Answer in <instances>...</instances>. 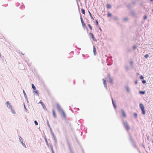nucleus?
<instances>
[{
  "label": "nucleus",
  "mask_w": 153,
  "mask_h": 153,
  "mask_svg": "<svg viewBox=\"0 0 153 153\" xmlns=\"http://www.w3.org/2000/svg\"><path fill=\"white\" fill-rule=\"evenodd\" d=\"M19 139L22 144V145L25 147V148H26V145H25V143H23L22 142V137H21L20 136H19Z\"/></svg>",
  "instance_id": "nucleus-7"
},
{
  "label": "nucleus",
  "mask_w": 153,
  "mask_h": 153,
  "mask_svg": "<svg viewBox=\"0 0 153 153\" xmlns=\"http://www.w3.org/2000/svg\"><path fill=\"white\" fill-rule=\"evenodd\" d=\"M152 11H153V9H152Z\"/></svg>",
  "instance_id": "nucleus-63"
},
{
  "label": "nucleus",
  "mask_w": 153,
  "mask_h": 153,
  "mask_svg": "<svg viewBox=\"0 0 153 153\" xmlns=\"http://www.w3.org/2000/svg\"><path fill=\"white\" fill-rule=\"evenodd\" d=\"M21 53L22 54V55H24L23 54H22V53Z\"/></svg>",
  "instance_id": "nucleus-61"
},
{
  "label": "nucleus",
  "mask_w": 153,
  "mask_h": 153,
  "mask_svg": "<svg viewBox=\"0 0 153 153\" xmlns=\"http://www.w3.org/2000/svg\"><path fill=\"white\" fill-rule=\"evenodd\" d=\"M140 79H142L144 78V77L143 76H142L141 75L140 76Z\"/></svg>",
  "instance_id": "nucleus-38"
},
{
  "label": "nucleus",
  "mask_w": 153,
  "mask_h": 153,
  "mask_svg": "<svg viewBox=\"0 0 153 153\" xmlns=\"http://www.w3.org/2000/svg\"><path fill=\"white\" fill-rule=\"evenodd\" d=\"M108 76L109 79V78H111V76H110V74H108Z\"/></svg>",
  "instance_id": "nucleus-45"
},
{
  "label": "nucleus",
  "mask_w": 153,
  "mask_h": 153,
  "mask_svg": "<svg viewBox=\"0 0 153 153\" xmlns=\"http://www.w3.org/2000/svg\"><path fill=\"white\" fill-rule=\"evenodd\" d=\"M132 145H133V146H134V143H132Z\"/></svg>",
  "instance_id": "nucleus-59"
},
{
  "label": "nucleus",
  "mask_w": 153,
  "mask_h": 153,
  "mask_svg": "<svg viewBox=\"0 0 153 153\" xmlns=\"http://www.w3.org/2000/svg\"><path fill=\"white\" fill-rule=\"evenodd\" d=\"M102 80L103 81V83L104 85V87L106 89L107 88V85L106 83L105 82L106 81L105 80H104L103 79H102Z\"/></svg>",
  "instance_id": "nucleus-10"
},
{
  "label": "nucleus",
  "mask_w": 153,
  "mask_h": 153,
  "mask_svg": "<svg viewBox=\"0 0 153 153\" xmlns=\"http://www.w3.org/2000/svg\"><path fill=\"white\" fill-rule=\"evenodd\" d=\"M11 109L12 113L13 114H15L16 113V112L14 110H13L12 108H11Z\"/></svg>",
  "instance_id": "nucleus-29"
},
{
  "label": "nucleus",
  "mask_w": 153,
  "mask_h": 153,
  "mask_svg": "<svg viewBox=\"0 0 153 153\" xmlns=\"http://www.w3.org/2000/svg\"><path fill=\"white\" fill-rule=\"evenodd\" d=\"M32 88L34 90H36V87L33 84H32Z\"/></svg>",
  "instance_id": "nucleus-20"
},
{
  "label": "nucleus",
  "mask_w": 153,
  "mask_h": 153,
  "mask_svg": "<svg viewBox=\"0 0 153 153\" xmlns=\"http://www.w3.org/2000/svg\"><path fill=\"white\" fill-rule=\"evenodd\" d=\"M52 153H54V151H52Z\"/></svg>",
  "instance_id": "nucleus-55"
},
{
  "label": "nucleus",
  "mask_w": 153,
  "mask_h": 153,
  "mask_svg": "<svg viewBox=\"0 0 153 153\" xmlns=\"http://www.w3.org/2000/svg\"><path fill=\"white\" fill-rule=\"evenodd\" d=\"M113 19L116 20H118L119 19V18L118 16H114Z\"/></svg>",
  "instance_id": "nucleus-18"
},
{
  "label": "nucleus",
  "mask_w": 153,
  "mask_h": 153,
  "mask_svg": "<svg viewBox=\"0 0 153 153\" xmlns=\"http://www.w3.org/2000/svg\"><path fill=\"white\" fill-rule=\"evenodd\" d=\"M33 92H35V93L38 96H39V93L38 92V91H33Z\"/></svg>",
  "instance_id": "nucleus-27"
},
{
  "label": "nucleus",
  "mask_w": 153,
  "mask_h": 153,
  "mask_svg": "<svg viewBox=\"0 0 153 153\" xmlns=\"http://www.w3.org/2000/svg\"><path fill=\"white\" fill-rule=\"evenodd\" d=\"M70 152H71L70 153H73V152L71 150H70Z\"/></svg>",
  "instance_id": "nucleus-54"
},
{
  "label": "nucleus",
  "mask_w": 153,
  "mask_h": 153,
  "mask_svg": "<svg viewBox=\"0 0 153 153\" xmlns=\"http://www.w3.org/2000/svg\"><path fill=\"white\" fill-rule=\"evenodd\" d=\"M50 128V130L51 132V131H52V129L51 127H50V128Z\"/></svg>",
  "instance_id": "nucleus-50"
},
{
  "label": "nucleus",
  "mask_w": 153,
  "mask_h": 153,
  "mask_svg": "<svg viewBox=\"0 0 153 153\" xmlns=\"http://www.w3.org/2000/svg\"><path fill=\"white\" fill-rule=\"evenodd\" d=\"M80 20L81 21L82 24V26L83 27H84L85 26V23H84L83 20V19L81 16V17H80Z\"/></svg>",
  "instance_id": "nucleus-11"
},
{
  "label": "nucleus",
  "mask_w": 153,
  "mask_h": 153,
  "mask_svg": "<svg viewBox=\"0 0 153 153\" xmlns=\"http://www.w3.org/2000/svg\"><path fill=\"white\" fill-rule=\"evenodd\" d=\"M135 82L136 84H137V81H135Z\"/></svg>",
  "instance_id": "nucleus-49"
},
{
  "label": "nucleus",
  "mask_w": 153,
  "mask_h": 153,
  "mask_svg": "<svg viewBox=\"0 0 153 153\" xmlns=\"http://www.w3.org/2000/svg\"><path fill=\"white\" fill-rule=\"evenodd\" d=\"M137 116V115L136 113H134V117H136Z\"/></svg>",
  "instance_id": "nucleus-44"
},
{
  "label": "nucleus",
  "mask_w": 153,
  "mask_h": 153,
  "mask_svg": "<svg viewBox=\"0 0 153 153\" xmlns=\"http://www.w3.org/2000/svg\"><path fill=\"white\" fill-rule=\"evenodd\" d=\"M94 38H94V37H92V38L93 39V40L94 41H96V39H95Z\"/></svg>",
  "instance_id": "nucleus-42"
},
{
  "label": "nucleus",
  "mask_w": 153,
  "mask_h": 153,
  "mask_svg": "<svg viewBox=\"0 0 153 153\" xmlns=\"http://www.w3.org/2000/svg\"><path fill=\"white\" fill-rule=\"evenodd\" d=\"M132 48H133V49H134V45H133L132 46Z\"/></svg>",
  "instance_id": "nucleus-57"
},
{
  "label": "nucleus",
  "mask_w": 153,
  "mask_h": 153,
  "mask_svg": "<svg viewBox=\"0 0 153 153\" xmlns=\"http://www.w3.org/2000/svg\"><path fill=\"white\" fill-rule=\"evenodd\" d=\"M125 88H126V91L128 92H130V90H129V88H128V86H126V87H125Z\"/></svg>",
  "instance_id": "nucleus-19"
},
{
  "label": "nucleus",
  "mask_w": 153,
  "mask_h": 153,
  "mask_svg": "<svg viewBox=\"0 0 153 153\" xmlns=\"http://www.w3.org/2000/svg\"><path fill=\"white\" fill-rule=\"evenodd\" d=\"M123 123L125 128L127 131H128L130 129V127L127 122L126 121H123Z\"/></svg>",
  "instance_id": "nucleus-1"
},
{
  "label": "nucleus",
  "mask_w": 153,
  "mask_h": 153,
  "mask_svg": "<svg viewBox=\"0 0 153 153\" xmlns=\"http://www.w3.org/2000/svg\"><path fill=\"white\" fill-rule=\"evenodd\" d=\"M99 30H100L101 31H102V30H101V28H100H100H99Z\"/></svg>",
  "instance_id": "nucleus-51"
},
{
  "label": "nucleus",
  "mask_w": 153,
  "mask_h": 153,
  "mask_svg": "<svg viewBox=\"0 0 153 153\" xmlns=\"http://www.w3.org/2000/svg\"><path fill=\"white\" fill-rule=\"evenodd\" d=\"M129 137H130V139L131 140V142H132V138H131V137L130 136H129Z\"/></svg>",
  "instance_id": "nucleus-46"
},
{
  "label": "nucleus",
  "mask_w": 153,
  "mask_h": 153,
  "mask_svg": "<svg viewBox=\"0 0 153 153\" xmlns=\"http://www.w3.org/2000/svg\"><path fill=\"white\" fill-rule=\"evenodd\" d=\"M61 113H62V115L63 117L64 118H65L66 117V115L65 114L64 112V111H62L61 112Z\"/></svg>",
  "instance_id": "nucleus-15"
},
{
  "label": "nucleus",
  "mask_w": 153,
  "mask_h": 153,
  "mask_svg": "<svg viewBox=\"0 0 153 153\" xmlns=\"http://www.w3.org/2000/svg\"><path fill=\"white\" fill-rule=\"evenodd\" d=\"M152 136H153V134H152Z\"/></svg>",
  "instance_id": "nucleus-62"
},
{
  "label": "nucleus",
  "mask_w": 153,
  "mask_h": 153,
  "mask_svg": "<svg viewBox=\"0 0 153 153\" xmlns=\"http://www.w3.org/2000/svg\"><path fill=\"white\" fill-rule=\"evenodd\" d=\"M24 106L25 109V110H26V107H25V103H24Z\"/></svg>",
  "instance_id": "nucleus-47"
},
{
  "label": "nucleus",
  "mask_w": 153,
  "mask_h": 153,
  "mask_svg": "<svg viewBox=\"0 0 153 153\" xmlns=\"http://www.w3.org/2000/svg\"><path fill=\"white\" fill-rule=\"evenodd\" d=\"M51 133L52 136L53 137L55 136L52 131H51Z\"/></svg>",
  "instance_id": "nucleus-33"
},
{
  "label": "nucleus",
  "mask_w": 153,
  "mask_h": 153,
  "mask_svg": "<svg viewBox=\"0 0 153 153\" xmlns=\"http://www.w3.org/2000/svg\"><path fill=\"white\" fill-rule=\"evenodd\" d=\"M147 18V17L146 15H145L144 16V19H146Z\"/></svg>",
  "instance_id": "nucleus-41"
},
{
  "label": "nucleus",
  "mask_w": 153,
  "mask_h": 153,
  "mask_svg": "<svg viewBox=\"0 0 153 153\" xmlns=\"http://www.w3.org/2000/svg\"><path fill=\"white\" fill-rule=\"evenodd\" d=\"M56 105L57 106V109L59 112H61L63 111L58 103H57L56 104Z\"/></svg>",
  "instance_id": "nucleus-3"
},
{
  "label": "nucleus",
  "mask_w": 153,
  "mask_h": 153,
  "mask_svg": "<svg viewBox=\"0 0 153 153\" xmlns=\"http://www.w3.org/2000/svg\"><path fill=\"white\" fill-rule=\"evenodd\" d=\"M96 23V25H98V22L97 20H96L95 21Z\"/></svg>",
  "instance_id": "nucleus-43"
},
{
  "label": "nucleus",
  "mask_w": 153,
  "mask_h": 153,
  "mask_svg": "<svg viewBox=\"0 0 153 153\" xmlns=\"http://www.w3.org/2000/svg\"><path fill=\"white\" fill-rule=\"evenodd\" d=\"M151 1H153V0H150Z\"/></svg>",
  "instance_id": "nucleus-58"
},
{
  "label": "nucleus",
  "mask_w": 153,
  "mask_h": 153,
  "mask_svg": "<svg viewBox=\"0 0 153 153\" xmlns=\"http://www.w3.org/2000/svg\"><path fill=\"white\" fill-rule=\"evenodd\" d=\"M39 103H40L41 104V105H42L43 108H46L44 104L41 100L40 101Z\"/></svg>",
  "instance_id": "nucleus-14"
},
{
  "label": "nucleus",
  "mask_w": 153,
  "mask_h": 153,
  "mask_svg": "<svg viewBox=\"0 0 153 153\" xmlns=\"http://www.w3.org/2000/svg\"><path fill=\"white\" fill-rule=\"evenodd\" d=\"M145 91H139V93L140 94H145Z\"/></svg>",
  "instance_id": "nucleus-23"
},
{
  "label": "nucleus",
  "mask_w": 153,
  "mask_h": 153,
  "mask_svg": "<svg viewBox=\"0 0 153 153\" xmlns=\"http://www.w3.org/2000/svg\"><path fill=\"white\" fill-rule=\"evenodd\" d=\"M108 16L109 17H111L112 16V14L110 13H108Z\"/></svg>",
  "instance_id": "nucleus-39"
},
{
  "label": "nucleus",
  "mask_w": 153,
  "mask_h": 153,
  "mask_svg": "<svg viewBox=\"0 0 153 153\" xmlns=\"http://www.w3.org/2000/svg\"><path fill=\"white\" fill-rule=\"evenodd\" d=\"M108 65H111V64L108 63Z\"/></svg>",
  "instance_id": "nucleus-56"
},
{
  "label": "nucleus",
  "mask_w": 153,
  "mask_h": 153,
  "mask_svg": "<svg viewBox=\"0 0 153 153\" xmlns=\"http://www.w3.org/2000/svg\"><path fill=\"white\" fill-rule=\"evenodd\" d=\"M149 56V54H146V55L145 56H144V57L146 58H147Z\"/></svg>",
  "instance_id": "nucleus-37"
},
{
  "label": "nucleus",
  "mask_w": 153,
  "mask_h": 153,
  "mask_svg": "<svg viewBox=\"0 0 153 153\" xmlns=\"http://www.w3.org/2000/svg\"><path fill=\"white\" fill-rule=\"evenodd\" d=\"M93 52H94V55H96V49L94 46H93Z\"/></svg>",
  "instance_id": "nucleus-16"
},
{
  "label": "nucleus",
  "mask_w": 153,
  "mask_h": 153,
  "mask_svg": "<svg viewBox=\"0 0 153 153\" xmlns=\"http://www.w3.org/2000/svg\"><path fill=\"white\" fill-rule=\"evenodd\" d=\"M125 68L126 71H128L129 69L128 67V66L127 65H126L125 66Z\"/></svg>",
  "instance_id": "nucleus-26"
},
{
  "label": "nucleus",
  "mask_w": 153,
  "mask_h": 153,
  "mask_svg": "<svg viewBox=\"0 0 153 153\" xmlns=\"http://www.w3.org/2000/svg\"><path fill=\"white\" fill-rule=\"evenodd\" d=\"M142 82L143 84H145L146 83V81L145 80H142Z\"/></svg>",
  "instance_id": "nucleus-34"
},
{
  "label": "nucleus",
  "mask_w": 153,
  "mask_h": 153,
  "mask_svg": "<svg viewBox=\"0 0 153 153\" xmlns=\"http://www.w3.org/2000/svg\"><path fill=\"white\" fill-rule=\"evenodd\" d=\"M134 49H135V48H136V47H135V46H134Z\"/></svg>",
  "instance_id": "nucleus-60"
},
{
  "label": "nucleus",
  "mask_w": 153,
  "mask_h": 153,
  "mask_svg": "<svg viewBox=\"0 0 153 153\" xmlns=\"http://www.w3.org/2000/svg\"><path fill=\"white\" fill-rule=\"evenodd\" d=\"M52 114H53V117L54 118H56V115L55 112L54 110L52 109Z\"/></svg>",
  "instance_id": "nucleus-12"
},
{
  "label": "nucleus",
  "mask_w": 153,
  "mask_h": 153,
  "mask_svg": "<svg viewBox=\"0 0 153 153\" xmlns=\"http://www.w3.org/2000/svg\"><path fill=\"white\" fill-rule=\"evenodd\" d=\"M89 34L91 35L92 38V37H93L94 36L93 34L92 33H89Z\"/></svg>",
  "instance_id": "nucleus-35"
},
{
  "label": "nucleus",
  "mask_w": 153,
  "mask_h": 153,
  "mask_svg": "<svg viewBox=\"0 0 153 153\" xmlns=\"http://www.w3.org/2000/svg\"><path fill=\"white\" fill-rule=\"evenodd\" d=\"M45 141L46 142V143L47 145L49 147V145L48 144V142L47 141V139L46 138H45Z\"/></svg>",
  "instance_id": "nucleus-28"
},
{
  "label": "nucleus",
  "mask_w": 153,
  "mask_h": 153,
  "mask_svg": "<svg viewBox=\"0 0 153 153\" xmlns=\"http://www.w3.org/2000/svg\"><path fill=\"white\" fill-rule=\"evenodd\" d=\"M152 143L153 142V141H152Z\"/></svg>",
  "instance_id": "nucleus-64"
},
{
  "label": "nucleus",
  "mask_w": 153,
  "mask_h": 153,
  "mask_svg": "<svg viewBox=\"0 0 153 153\" xmlns=\"http://www.w3.org/2000/svg\"><path fill=\"white\" fill-rule=\"evenodd\" d=\"M88 12H89V15L91 17V18L93 19V20H94V19L92 17V15L91 13L90 12V11H88Z\"/></svg>",
  "instance_id": "nucleus-24"
},
{
  "label": "nucleus",
  "mask_w": 153,
  "mask_h": 153,
  "mask_svg": "<svg viewBox=\"0 0 153 153\" xmlns=\"http://www.w3.org/2000/svg\"><path fill=\"white\" fill-rule=\"evenodd\" d=\"M147 139H149V137L148 136L147 137Z\"/></svg>",
  "instance_id": "nucleus-52"
},
{
  "label": "nucleus",
  "mask_w": 153,
  "mask_h": 153,
  "mask_svg": "<svg viewBox=\"0 0 153 153\" xmlns=\"http://www.w3.org/2000/svg\"><path fill=\"white\" fill-rule=\"evenodd\" d=\"M23 92L24 95V96L25 98V99L27 100V102H28L27 98V96L26 94L25 91L24 90H23Z\"/></svg>",
  "instance_id": "nucleus-13"
},
{
  "label": "nucleus",
  "mask_w": 153,
  "mask_h": 153,
  "mask_svg": "<svg viewBox=\"0 0 153 153\" xmlns=\"http://www.w3.org/2000/svg\"><path fill=\"white\" fill-rule=\"evenodd\" d=\"M6 104H7V107L10 109L12 108L11 105L9 101H7L6 102Z\"/></svg>",
  "instance_id": "nucleus-6"
},
{
  "label": "nucleus",
  "mask_w": 153,
  "mask_h": 153,
  "mask_svg": "<svg viewBox=\"0 0 153 153\" xmlns=\"http://www.w3.org/2000/svg\"><path fill=\"white\" fill-rule=\"evenodd\" d=\"M133 4L134 3L133 2L131 4H129L127 5V7L128 8L129 10H131V8L133 7Z\"/></svg>",
  "instance_id": "nucleus-4"
},
{
  "label": "nucleus",
  "mask_w": 153,
  "mask_h": 153,
  "mask_svg": "<svg viewBox=\"0 0 153 153\" xmlns=\"http://www.w3.org/2000/svg\"><path fill=\"white\" fill-rule=\"evenodd\" d=\"M47 125L48 126V127L49 128H50V126L49 125V122H48V120H47Z\"/></svg>",
  "instance_id": "nucleus-31"
},
{
  "label": "nucleus",
  "mask_w": 153,
  "mask_h": 153,
  "mask_svg": "<svg viewBox=\"0 0 153 153\" xmlns=\"http://www.w3.org/2000/svg\"><path fill=\"white\" fill-rule=\"evenodd\" d=\"M131 13L132 14V16H134L133 12V11H131Z\"/></svg>",
  "instance_id": "nucleus-48"
},
{
  "label": "nucleus",
  "mask_w": 153,
  "mask_h": 153,
  "mask_svg": "<svg viewBox=\"0 0 153 153\" xmlns=\"http://www.w3.org/2000/svg\"><path fill=\"white\" fill-rule=\"evenodd\" d=\"M111 100H112V104H113V106H114V108L115 109H116V108H117L116 105L115 104L114 101L112 97H111Z\"/></svg>",
  "instance_id": "nucleus-8"
},
{
  "label": "nucleus",
  "mask_w": 153,
  "mask_h": 153,
  "mask_svg": "<svg viewBox=\"0 0 153 153\" xmlns=\"http://www.w3.org/2000/svg\"><path fill=\"white\" fill-rule=\"evenodd\" d=\"M34 123L37 126V125H38V123L36 121V120L34 121Z\"/></svg>",
  "instance_id": "nucleus-32"
},
{
  "label": "nucleus",
  "mask_w": 153,
  "mask_h": 153,
  "mask_svg": "<svg viewBox=\"0 0 153 153\" xmlns=\"http://www.w3.org/2000/svg\"><path fill=\"white\" fill-rule=\"evenodd\" d=\"M140 107L142 111V114L143 115H145L146 114V112L144 110V107L143 105L142 104L140 103Z\"/></svg>",
  "instance_id": "nucleus-2"
},
{
  "label": "nucleus",
  "mask_w": 153,
  "mask_h": 153,
  "mask_svg": "<svg viewBox=\"0 0 153 153\" xmlns=\"http://www.w3.org/2000/svg\"><path fill=\"white\" fill-rule=\"evenodd\" d=\"M88 26L89 27V28L91 30L92 29V28L91 26V25L90 24H88Z\"/></svg>",
  "instance_id": "nucleus-30"
},
{
  "label": "nucleus",
  "mask_w": 153,
  "mask_h": 153,
  "mask_svg": "<svg viewBox=\"0 0 153 153\" xmlns=\"http://www.w3.org/2000/svg\"><path fill=\"white\" fill-rule=\"evenodd\" d=\"M107 8H111V6L110 4H107Z\"/></svg>",
  "instance_id": "nucleus-25"
},
{
  "label": "nucleus",
  "mask_w": 153,
  "mask_h": 153,
  "mask_svg": "<svg viewBox=\"0 0 153 153\" xmlns=\"http://www.w3.org/2000/svg\"><path fill=\"white\" fill-rule=\"evenodd\" d=\"M50 146L51 149L53 148V146L51 144H50Z\"/></svg>",
  "instance_id": "nucleus-40"
},
{
  "label": "nucleus",
  "mask_w": 153,
  "mask_h": 153,
  "mask_svg": "<svg viewBox=\"0 0 153 153\" xmlns=\"http://www.w3.org/2000/svg\"><path fill=\"white\" fill-rule=\"evenodd\" d=\"M109 82L111 84H113V79H112V78H109Z\"/></svg>",
  "instance_id": "nucleus-17"
},
{
  "label": "nucleus",
  "mask_w": 153,
  "mask_h": 153,
  "mask_svg": "<svg viewBox=\"0 0 153 153\" xmlns=\"http://www.w3.org/2000/svg\"><path fill=\"white\" fill-rule=\"evenodd\" d=\"M121 111L123 117L125 118H126L127 117V115L124 110L123 109H122Z\"/></svg>",
  "instance_id": "nucleus-5"
},
{
  "label": "nucleus",
  "mask_w": 153,
  "mask_h": 153,
  "mask_svg": "<svg viewBox=\"0 0 153 153\" xmlns=\"http://www.w3.org/2000/svg\"><path fill=\"white\" fill-rule=\"evenodd\" d=\"M81 12H82V13L83 14H85V10L83 9L82 8L81 9Z\"/></svg>",
  "instance_id": "nucleus-21"
},
{
  "label": "nucleus",
  "mask_w": 153,
  "mask_h": 153,
  "mask_svg": "<svg viewBox=\"0 0 153 153\" xmlns=\"http://www.w3.org/2000/svg\"><path fill=\"white\" fill-rule=\"evenodd\" d=\"M52 151H53V148L51 149Z\"/></svg>",
  "instance_id": "nucleus-53"
},
{
  "label": "nucleus",
  "mask_w": 153,
  "mask_h": 153,
  "mask_svg": "<svg viewBox=\"0 0 153 153\" xmlns=\"http://www.w3.org/2000/svg\"><path fill=\"white\" fill-rule=\"evenodd\" d=\"M53 139L54 140V141H55V143L56 144V143L57 142V139L55 137H55H53Z\"/></svg>",
  "instance_id": "nucleus-22"
},
{
  "label": "nucleus",
  "mask_w": 153,
  "mask_h": 153,
  "mask_svg": "<svg viewBox=\"0 0 153 153\" xmlns=\"http://www.w3.org/2000/svg\"><path fill=\"white\" fill-rule=\"evenodd\" d=\"M123 20L125 22H127L128 21V18L127 17H124L123 18Z\"/></svg>",
  "instance_id": "nucleus-9"
},
{
  "label": "nucleus",
  "mask_w": 153,
  "mask_h": 153,
  "mask_svg": "<svg viewBox=\"0 0 153 153\" xmlns=\"http://www.w3.org/2000/svg\"><path fill=\"white\" fill-rule=\"evenodd\" d=\"M133 61H131L130 62V64L132 67L133 64Z\"/></svg>",
  "instance_id": "nucleus-36"
}]
</instances>
